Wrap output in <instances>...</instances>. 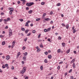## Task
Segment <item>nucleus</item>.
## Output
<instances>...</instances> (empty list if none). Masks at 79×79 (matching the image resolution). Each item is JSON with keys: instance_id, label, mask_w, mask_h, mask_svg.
Listing matches in <instances>:
<instances>
[{"instance_id": "nucleus-1", "label": "nucleus", "mask_w": 79, "mask_h": 79, "mask_svg": "<svg viewBox=\"0 0 79 79\" xmlns=\"http://www.w3.org/2000/svg\"><path fill=\"white\" fill-rule=\"evenodd\" d=\"M34 4V3L32 2H30L29 3H26V5L28 6H31L32 5H33Z\"/></svg>"}, {"instance_id": "nucleus-2", "label": "nucleus", "mask_w": 79, "mask_h": 79, "mask_svg": "<svg viewBox=\"0 0 79 79\" xmlns=\"http://www.w3.org/2000/svg\"><path fill=\"white\" fill-rule=\"evenodd\" d=\"M26 67H24L23 68L22 71V74H23L24 73H25L26 72Z\"/></svg>"}, {"instance_id": "nucleus-3", "label": "nucleus", "mask_w": 79, "mask_h": 79, "mask_svg": "<svg viewBox=\"0 0 79 79\" xmlns=\"http://www.w3.org/2000/svg\"><path fill=\"white\" fill-rule=\"evenodd\" d=\"M31 22V21H28L27 22L26 24L25 25V26H27V27H29V24L28 23Z\"/></svg>"}, {"instance_id": "nucleus-4", "label": "nucleus", "mask_w": 79, "mask_h": 79, "mask_svg": "<svg viewBox=\"0 0 79 79\" xmlns=\"http://www.w3.org/2000/svg\"><path fill=\"white\" fill-rule=\"evenodd\" d=\"M75 60H76V59H73L71 62L70 64H73V63L75 61Z\"/></svg>"}, {"instance_id": "nucleus-5", "label": "nucleus", "mask_w": 79, "mask_h": 79, "mask_svg": "<svg viewBox=\"0 0 79 79\" xmlns=\"http://www.w3.org/2000/svg\"><path fill=\"white\" fill-rule=\"evenodd\" d=\"M19 55H21V53H20V52H19L18 54H17V58H18V57H19Z\"/></svg>"}, {"instance_id": "nucleus-6", "label": "nucleus", "mask_w": 79, "mask_h": 79, "mask_svg": "<svg viewBox=\"0 0 79 79\" xmlns=\"http://www.w3.org/2000/svg\"><path fill=\"white\" fill-rule=\"evenodd\" d=\"M9 10H10V11H14V9H13V8L9 7Z\"/></svg>"}, {"instance_id": "nucleus-7", "label": "nucleus", "mask_w": 79, "mask_h": 79, "mask_svg": "<svg viewBox=\"0 0 79 79\" xmlns=\"http://www.w3.org/2000/svg\"><path fill=\"white\" fill-rule=\"evenodd\" d=\"M10 58V57L9 56H6V59L7 60H8V59Z\"/></svg>"}, {"instance_id": "nucleus-8", "label": "nucleus", "mask_w": 79, "mask_h": 79, "mask_svg": "<svg viewBox=\"0 0 79 79\" xmlns=\"http://www.w3.org/2000/svg\"><path fill=\"white\" fill-rule=\"evenodd\" d=\"M61 52V49H58L57 51V53H60Z\"/></svg>"}, {"instance_id": "nucleus-9", "label": "nucleus", "mask_w": 79, "mask_h": 79, "mask_svg": "<svg viewBox=\"0 0 79 79\" xmlns=\"http://www.w3.org/2000/svg\"><path fill=\"white\" fill-rule=\"evenodd\" d=\"M62 45L63 47H65V43H62Z\"/></svg>"}, {"instance_id": "nucleus-10", "label": "nucleus", "mask_w": 79, "mask_h": 79, "mask_svg": "<svg viewBox=\"0 0 79 79\" xmlns=\"http://www.w3.org/2000/svg\"><path fill=\"white\" fill-rule=\"evenodd\" d=\"M48 58L49 59H51L52 58V56L51 55H48Z\"/></svg>"}, {"instance_id": "nucleus-11", "label": "nucleus", "mask_w": 79, "mask_h": 79, "mask_svg": "<svg viewBox=\"0 0 79 79\" xmlns=\"http://www.w3.org/2000/svg\"><path fill=\"white\" fill-rule=\"evenodd\" d=\"M29 30H27L25 31V32L26 33V34H27V32H29Z\"/></svg>"}, {"instance_id": "nucleus-12", "label": "nucleus", "mask_w": 79, "mask_h": 79, "mask_svg": "<svg viewBox=\"0 0 79 79\" xmlns=\"http://www.w3.org/2000/svg\"><path fill=\"white\" fill-rule=\"evenodd\" d=\"M23 54H24V56H26V55H27V52H26L24 53H23Z\"/></svg>"}, {"instance_id": "nucleus-13", "label": "nucleus", "mask_w": 79, "mask_h": 79, "mask_svg": "<svg viewBox=\"0 0 79 79\" xmlns=\"http://www.w3.org/2000/svg\"><path fill=\"white\" fill-rule=\"evenodd\" d=\"M13 11H13V10H10V15H12V13H13Z\"/></svg>"}, {"instance_id": "nucleus-14", "label": "nucleus", "mask_w": 79, "mask_h": 79, "mask_svg": "<svg viewBox=\"0 0 79 79\" xmlns=\"http://www.w3.org/2000/svg\"><path fill=\"white\" fill-rule=\"evenodd\" d=\"M44 19L45 21H49V20H50V19L46 18V19Z\"/></svg>"}, {"instance_id": "nucleus-15", "label": "nucleus", "mask_w": 79, "mask_h": 79, "mask_svg": "<svg viewBox=\"0 0 79 79\" xmlns=\"http://www.w3.org/2000/svg\"><path fill=\"white\" fill-rule=\"evenodd\" d=\"M23 60H24V61H25V60H26V57L25 56L23 57Z\"/></svg>"}, {"instance_id": "nucleus-16", "label": "nucleus", "mask_w": 79, "mask_h": 79, "mask_svg": "<svg viewBox=\"0 0 79 79\" xmlns=\"http://www.w3.org/2000/svg\"><path fill=\"white\" fill-rule=\"evenodd\" d=\"M50 29H51V28H50V27L47 29V32H48V31H50Z\"/></svg>"}, {"instance_id": "nucleus-17", "label": "nucleus", "mask_w": 79, "mask_h": 79, "mask_svg": "<svg viewBox=\"0 0 79 79\" xmlns=\"http://www.w3.org/2000/svg\"><path fill=\"white\" fill-rule=\"evenodd\" d=\"M75 66H76V64L74 63H73V68H75Z\"/></svg>"}, {"instance_id": "nucleus-18", "label": "nucleus", "mask_w": 79, "mask_h": 79, "mask_svg": "<svg viewBox=\"0 0 79 79\" xmlns=\"http://www.w3.org/2000/svg\"><path fill=\"white\" fill-rule=\"evenodd\" d=\"M28 13L29 14H31L32 13V10H30L28 11Z\"/></svg>"}, {"instance_id": "nucleus-19", "label": "nucleus", "mask_w": 79, "mask_h": 79, "mask_svg": "<svg viewBox=\"0 0 79 79\" xmlns=\"http://www.w3.org/2000/svg\"><path fill=\"white\" fill-rule=\"evenodd\" d=\"M65 27L66 29H69V24L67 25Z\"/></svg>"}, {"instance_id": "nucleus-20", "label": "nucleus", "mask_w": 79, "mask_h": 79, "mask_svg": "<svg viewBox=\"0 0 79 79\" xmlns=\"http://www.w3.org/2000/svg\"><path fill=\"white\" fill-rule=\"evenodd\" d=\"M40 18L37 19H36V21H40Z\"/></svg>"}, {"instance_id": "nucleus-21", "label": "nucleus", "mask_w": 79, "mask_h": 79, "mask_svg": "<svg viewBox=\"0 0 79 79\" xmlns=\"http://www.w3.org/2000/svg\"><path fill=\"white\" fill-rule=\"evenodd\" d=\"M44 63H48V61H47V59H45L44 60Z\"/></svg>"}, {"instance_id": "nucleus-22", "label": "nucleus", "mask_w": 79, "mask_h": 79, "mask_svg": "<svg viewBox=\"0 0 79 79\" xmlns=\"http://www.w3.org/2000/svg\"><path fill=\"white\" fill-rule=\"evenodd\" d=\"M40 69H41V71L43 70V66H41L40 67Z\"/></svg>"}, {"instance_id": "nucleus-23", "label": "nucleus", "mask_w": 79, "mask_h": 79, "mask_svg": "<svg viewBox=\"0 0 79 79\" xmlns=\"http://www.w3.org/2000/svg\"><path fill=\"white\" fill-rule=\"evenodd\" d=\"M69 52H70V49H69L68 51H67L66 52L67 53H69Z\"/></svg>"}, {"instance_id": "nucleus-24", "label": "nucleus", "mask_w": 79, "mask_h": 79, "mask_svg": "<svg viewBox=\"0 0 79 79\" xmlns=\"http://www.w3.org/2000/svg\"><path fill=\"white\" fill-rule=\"evenodd\" d=\"M31 33H28L27 35V36H30V35H31Z\"/></svg>"}, {"instance_id": "nucleus-25", "label": "nucleus", "mask_w": 79, "mask_h": 79, "mask_svg": "<svg viewBox=\"0 0 79 79\" xmlns=\"http://www.w3.org/2000/svg\"><path fill=\"white\" fill-rule=\"evenodd\" d=\"M16 43V41L14 40L13 42H12V44H14L15 45V43Z\"/></svg>"}, {"instance_id": "nucleus-26", "label": "nucleus", "mask_w": 79, "mask_h": 79, "mask_svg": "<svg viewBox=\"0 0 79 79\" xmlns=\"http://www.w3.org/2000/svg\"><path fill=\"white\" fill-rule=\"evenodd\" d=\"M2 45H5V41L3 42H2Z\"/></svg>"}, {"instance_id": "nucleus-27", "label": "nucleus", "mask_w": 79, "mask_h": 79, "mask_svg": "<svg viewBox=\"0 0 79 79\" xmlns=\"http://www.w3.org/2000/svg\"><path fill=\"white\" fill-rule=\"evenodd\" d=\"M45 4V2H41V5H44Z\"/></svg>"}, {"instance_id": "nucleus-28", "label": "nucleus", "mask_w": 79, "mask_h": 79, "mask_svg": "<svg viewBox=\"0 0 79 79\" xmlns=\"http://www.w3.org/2000/svg\"><path fill=\"white\" fill-rule=\"evenodd\" d=\"M9 37L11 36V35H12V33H9Z\"/></svg>"}, {"instance_id": "nucleus-29", "label": "nucleus", "mask_w": 79, "mask_h": 79, "mask_svg": "<svg viewBox=\"0 0 79 79\" xmlns=\"http://www.w3.org/2000/svg\"><path fill=\"white\" fill-rule=\"evenodd\" d=\"M35 30H33L32 31V33H33V34H35Z\"/></svg>"}, {"instance_id": "nucleus-30", "label": "nucleus", "mask_w": 79, "mask_h": 79, "mask_svg": "<svg viewBox=\"0 0 79 79\" xmlns=\"http://www.w3.org/2000/svg\"><path fill=\"white\" fill-rule=\"evenodd\" d=\"M21 30L23 31H25V29H24V28H21Z\"/></svg>"}, {"instance_id": "nucleus-31", "label": "nucleus", "mask_w": 79, "mask_h": 79, "mask_svg": "<svg viewBox=\"0 0 79 79\" xmlns=\"http://www.w3.org/2000/svg\"><path fill=\"white\" fill-rule=\"evenodd\" d=\"M15 46V44H12V46H11V48H13V47Z\"/></svg>"}, {"instance_id": "nucleus-32", "label": "nucleus", "mask_w": 79, "mask_h": 79, "mask_svg": "<svg viewBox=\"0 0 79 79\" xmlns=\"http://www.w3.org/2000/svg\"><path fill=\"white\" fill-rule=\"evenodd\" d=\"M60 66H59L57 67V69L58 70H60Z\"/></svg>"}, {"instance_id": "nucleus-33", "label": "nucleus", "mask_w": 79, "mask_h": 79, "mask_svg": "<svg viewBox=\"0 0 79 79\" xmlns=\"http://www.w3.org/2000/svg\"><path fill=\"white\" fill-rule=\"evenodd\" d=\"M19 20L21 21V22H23V19H19Z\"/></svg>"}, {"instance_id": "nucleus-34", "label": "nucleus", "mask_w": 79, "mask_h": 79, "mask_svg": "<svg viewBox=\"0 0 79 79\" xmlns=\"http://www.w3.org/2000/svg\"><path fill=\"white\" fill-rule=\"evenodd\" d=\"M9 33H12V31L11 30V29H9Z\"/></svg>"}, {"instance_id": "nucleus-35", "label": "nucleus", "mask_w": 79, "mask_h": 79, "mask_svg": "<svg viewBox=\"0 0 79 79\" xmlns=\"http://www.w3.org/2000/svg\"><path fill=\"white\" fill-rule=\"evenodd\" d=\"M75 32H76V29H75L73 30V33H75Z\"/></svg>"}, {"instance_id": "nucleus-36", "label": "nucleus", "mask_w": 79, "mask_h": 79, "mask_svg": "<svg viewBox=\"0 0 79 79\" xmlns=\"http://www.w3.org/2000/svg\"><path fill=\"white\" fill-rule=\"evenodd\" d=\"M58 39L59 40H61V36H59L58 37Z\"/></svg>"}, {"instance_id": "nucleus-37", "label": "nucleus", "mask_w": 79, "mask_h": 79, "mask_svg": "<svg viewBox=\"0 0 79 79\" xmlns=\"http://www.w3.org/2000/svg\"><path fill=\"white\" fill-rule=\"evenodd\" d=\"M62 26H63V27H65V24H64V23H62Z\"/></svg>"}, {"instance_id": "nucleus-38", "label": "nucleus", "mask_w": 79, "mask_h": 79, "mask_svg": "<svg viewBox=\"0 0 79 79\" xmlns=\"http://www.w3.org/2000/svg\"><path fill=\"white\" fill-rule=\"evenodd\" d=\"M25 49H26V47H25V46H23L22 48V49L23 50H25Z\"/></svg>"}, {"instance_id": "nucleus-39", "label": "nucleus", "mask_w": 79, "mask_h": 79, "mask_svg": "<svg viewBox=\"0 0 79 79\" xmlns=\"http://www.w3.org/2000/svg\"><path fill=\"white\" fill-rule=\"evenodd\" d=\"M40 35H41V34H40L38 36V38H40Z\"/></svg>"}, {"instance_id": "nucleus-40", "label": "nucleus", "mask_w": 79, "mask_h": 79, "mask_svg": "<svg viewBox=\"0 0 79 79\" xmlns=\"http://www.w3.org/2000/svg\"><path fill=\"white\" fill-rule=\"evenodd\" d=\"M40 48H39L37 50V52H40Z\"/></svg>"}, {"instance_id": "nucleus-41", "label": "nucleus", "mask_w": 79, "mask_h": 79, "mask_svg": "<svg viewBox=\"0 0 79 79\" xmlns=\"http://www.w3.org/2000/svg\"><path fill=\"white\" fill-rule=\"evenodd\" d=\"M53 11H51V12H50V15H53Z\"/></svg>"}, {"instance_id": "nucleus-42", "label": "nucleus", "mask_w": 79, "mask_h": 79, "mask_svg": "<svg viewBox=\"0 0 79 79\" xmlns=\"http://www.w3.org/2000/svg\"><path fill=\"white\" fill-rule=\"evenodd\" d=\"M26 0L25 1H23V2L22 3L23 5H24V4H25V3H26Z\"/></svg>"}, {"instance_id": "nucleus-43", "label": "nucleus", "mask_w": 79, "mask_h": 79, "mask_svg": "<svg viewBox=\"0 0 79 79\" xmlns=\"http://www.w3.org/2000/svg\"><path fill=\"white\" fill-rule=\"evenodd\" d=\"M44 32H47V29H45L44 30Z\"/></svg>"}, {"instance_id": "nucleus-44", "label": "nucleus", "mask_w": 79, "mask_h": 79, "mask_svg": "<svg viewBox=\"0 0 79 79\" xmlns=\"http://www.w3.org/2000/svg\"><path fill=\"white\" fill-rule=\"evenodd\" d=\"M44 54L45 55H48V52H44Z\"/></svg>"}, {"instance_id": "nucleus-45", "label": "nucleus", "mask_w": 79, "mask_h": 79, "mask_svg": "<svg viewBox=\"0 0 79 79\" xmlns=\"http://www.w3.org/2000/svg\"><path fill=\"white\" fill-rule=\"evenodd\" d=\"M40 47H41V48H43V45L41 44L40 45Z\"/></svg>"}, {"instance_id": "nucleus-46", "label": "nucleus", "mask_w": 79, "mask_h": 79, "mask_svg": "<svg viewBox=\"0 0 79 79\" xmlns=\"http://www.w3.org/2000/svg\"><path fill=\"white\" fill-rule=\"evenodd\" d=\"M57 6H60L61 5V4L60 3H59L57 4Z\"/></svg>"}, {"instance_id": "nucleus-47", "label": "nucleus", "mask_w": 79, "mask_h": 79, "mask_svg": "<svg viewBox=\"0 0 79 79\" xmlns=\"http://www.w3.org/2000/svg\"><path fill=\"white\" fill-rule=\"evenodd\" d=\"M2 68H5V65H3L2 66Z\"/></svg>"}, {"instance_id": "nucleus-48", "label": "nucleus", "mask_w": 79, "mask_h": 79, "mask_svg": "<svg viewBox=\"0 0 79 79\" xmlns=\"http://www.w3.org/2000/svg\"><path fill=\"white\" fill-rule=\"evenodd\" d=\"M8 66V64H5V67H7V66Z\"/></svg>"}, {"instance_id": "nucleus-49", "label": "nucleus", "mask_w": 79, "mask_h": 79, "mask_svg": "<svg viewBox=\"0 0 79 79\" xmlns=\"http://www.w3.org/2000/svg\"><path fill=\"white\" fill-rule=\"evenodd\" d=\"M68 74V73H67V72L65 73H64V76H66V75H67Z\"/></svg>"}, {"instance_id": "nucleus-50", "label": "nucleus", "mask_w": 79, "mask_h": 79, "mask_svg": "<svg viewBox=\"0 0 79 79\" xmlns=\"http://www.w3.org/2000/svg\"><path fill=\"white\" fill-rule=\"evenodd\" d=\"M71 72H72V69H71L69 72V73H71Z\"/></svg>"}, {"instance_id": "nucleus-51", "label": "nucleus", "mask_w": 79, "mask_h": 79, "mask_svg": "<svg viewBox=\"0 0 79 79\" xmlns=\"http://www.w3.org/2000/svg\"><path fill=\"white\" fill-rule=\"evenodd\" d=\"M20 3H21V2H20V1H18L17 3H18L19 5Z\"/></svg>"}, {"instance_id": "nucleus-52", "label": "nucleus", "mask_w": 79, "mask_h": 79, "mask_svg": "<svg viewBox=\"0 0 79 79\" xmlns=\"http://www.w3.org/2000/svg\"><path fill=\"white\" fill-rule=\"evenodd\" d=\"M29 7H27L26 8V10H29Z\"/></svg>"}, {"instance_id": "nucleus-53", "label": "nucleus", "mask_w": 79, "mask_h": 79, "mask_svg": "<svg viewBox=\"0 0 79 79\" xmlns=\"http://www.w3.org/2000/svg\"><path fill=\"white\" fill-rule=\"evenodd\" d=\"M70 78L71 79H74V77L73 76H71Z\"/></svg>"}, {"instance_id": "nucleus-54", "label": "nucleus", "mask_w": 79, "mask_h": 79, "mask_svg": "<svg viewBox=\"0 0 79 79\" xmlns=\"http://www.w3.org/2000/svg\"><path fill=\"white\" fill-rule=\"evenodd\" d=\"M7 21H10V18H7Z\"/></svg>"}, {"instance_id": "nucleus-55", "label": "nucleus", "mask_w": 79, "mask_h": 79, "mask_svg": "<svg viewBox=\"0 0 79 79\" xmlns=\"http://www.w3.org/2000/svg\"><path fill=\"white\" fill-rule=\"evenodd\" d=\"M46 15V13H44L43 15V16H45Z\"/></svg>"}, {"instance_id": "nucleus-56", "label": "nucleus", "mask_w": 79, "mask_h": 79, "mask_svg": "<svg viewBox=\"0 0 79 79\" xmlns=\"http://www.w3.org/2000/svg\"><path fill=\"white\" fill-rule=\"evenodd\" d=\"M73 53H74L75 54H76V51H73Z\"/></svg>"}, {"instance_id": "nucleus-57", "label": "nucleus", "mask_w": 79, "mask_h": 79, "mask_svg": "<svg viewBox=\"0 0 79 79\" xmlns=\"http://www.w3.org/2000/svg\"><path fill=\"white\" fill-rule=\"evenodd\" d=\"M27 38L24 39V41H25V42H26V41L27 40Z\"/></svg>"}, {"instance_id": "nucleus-58", "label": "nucleus", "mask_w": 79, "mask_h": 79, "mask_svg": "<svg viewBox=\"0 0 79 79\" xmlns=\"http://www.w3.org/2000/svg\"><path fill=\"white\" fill-rule=\"evenodd\" d=\"M63 63V61H61L59 63V64H62Z\"/></svg>"}, {"instance_id": "nucleus-59", "label": "nucleus", "mask_w": 79, "mask_h": 79, "mask_svg": "<svg viewBox=\"0 0 79 79\" xmlns=\"http://www.w3.org/2000/svg\"><path fill=\"white\" fill-rule=\"evenodd\" d=\"M48 40V41H50V40H51V39L49 38Z\"/></svg>"}, {"instance_id": "nucleus-60", "label": "nucleus", "mask_w": 79, "mask_h": 79, "mask_svg": "<svg viewBox=\"0 0 79 79\" xmlns=\"http://www.w3.org/2000/svg\"><path fill=\"white\" fill-rule=\"evenodd\" d=\"M4 20L6 21V22H7L8 21V20L6 19H5Z\"/></svg>"}, {"instance_id": "nucleus-61", "label": "nucleus", "mask_w": 79, "mask_h": 79, "mask_svg": "<svg viewBox=\"0 0 79 79\" xmlns=\"http://www.w3.org/2000/svg\"><path fill=\"white\" fill-rule=\"evenodd\" d=\"M55 35H58V33L56 32L55 33Z\"/></svg>"}, {"instance_id": "nucleus-62", "label": "nucleus", "mask_w": 79, "mask_h": 79, "mask_svg": "<svg viewBox=\"0 0 79 79\" xmlns=\"http://www.w3.org/2000/svg\"><path fill=\"white\" fill-rule=\"evenodd\" d=\"M11 69H14V67H13V66L12 67Z\"/></svg>"}, {"instance_id": "nucleus-63", "label": "nucleus", "mask_w": 79, "mask_h": 79, "mask_svg": "<svg viewBox=\"0 0 79 79\" xmlns=\"http://www.w3.org/2000/svg\"><path fill=\"white\" fill-rule=\"evenodd\" d=\"M30 26H31V27L33 26V24L32 23L30 24Z\"/></svg>"}, {"instance_id": "nucleus-64", "label": "nucleus", "mask_w": 79, "mask_h": 79, "mask_svg": "<svg viewBox=\"0 0 79 79\" xmlns=\"http://www.w3.org/2000/svg\"><path fill=\"white\" fill-rule=\"evenodd\" d=\"M25 79H28V77H25Z\"/></svg>"}]
</instances>
